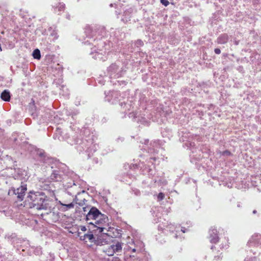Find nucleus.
Listing matches in <instances>:
<instances>
[{
  "label": "nucleus",
  "instance_id": "27",
  "mask_svg": "<svg viewBox=\"0 0 261 261\" xmlns=\"http://www.w3.org/2000/svg\"><path fill=\"white\" fill-rule=\"evenodd\" d=\"M133 11V9L131 8L125 10L123 12L121 20L124 23L130 20Z\"/></svg>",
  "mask_w": 261,
  "mask_h": 261
},
{
  "label": "nucleus",
  "instance_id": "7",
  "mask_svg": "<svg viewBox=\"0 0 261 261\" xmlns=\"http://www.w3.org/2000/svg\"><path fill=\"white\" fill-rule=\"evenodd\" d=\"M156 156L150 157L148 160L144 161H140L139 163L135 164H132L129 165L130 169H139L141 170L143 174H148V175H152L153 172V169L154 168L153 161L156 160Z\"/></svg>",
  "mask_w": 261,
  "mask_h": 261
},
{
  "label": "nucleus",
  "instance_id": "57",
  "mask_svg": "<svg viewBox=\"0 0 261 261\" xmlns=\"http://www.w3.org/2000/svg\"><path fill=\"white\" fill-rule=\"evenodd\" d=\"M89 208V207L87 205L86 206L83 207V211L84 212H87Z\"/></svg>",
  "mask_w": 261,
  "mask_h": 261
},
{
  "label": "nucleus",
  "instance_id": "44",
  "mask_svg": "<svg viewBox=\"0 0 261 261\" xmlns=\"http://www.w3.org/2000/svg\"><path fill=\"white\" fill-rule=\"evenodd\" d=\"M79 113V112L77 111H74L73 112H71L70 114V115L71 116V117L73 118V119H74V117Z\"/></svg>",
  "mask_w": 261,
  "mask_h": 261
},
{
  "label": "nucleus",
  "instance_id": "5",
  "mask_svg": "<svg viewBox=\"0 0 261 261\" xmlns=\"http://www.w3.org/2000/svg\"><path fill=\"white\" fill-rule=\"evenodd\" d=\"M26 201L30 207L37 210H47L50 208L49 198L45 193L31 190L28 193Z\"/></svg>",
  "mask_w": 261,
  "mask_h": 261
},
{
  "label": "nucleus",
  "instance_id": "25",
  "mask_svg": "<svg viewBox=\"0 0 261 261\" xmlns=\"http://www.w3.org/2000/svg\"><path fill=\"white\" fill-rule=\"evenodd\" d=\"M250 64L261 65V56L257 53H253L250 56Z\"/></svg>",
  "mask_w": 261,
  "mask_h": 261
},
{
  "label": "nucleus",
  "instance_id": "6",
  "mask_svg": "<svg viewBox=\"0 0 261 261\" xmlns=\"http://www.w3.org/2000/svg\"><path fill=\"white\" fill-rule=\"evenodd\" d=\"M126 69L125 64L120 60H117L108 67L107 73L110 79H117L125 74Z\"/></svg>",
  "mask_w": 261,
  "mask_h": 261
},
{
  "label": "nucleus",
  "instance_id": "12",
  "mask_svg": "<svg viewBox=\"0 0 261 261\" xmlns=\"http://www.w3.org/2000/svg\"><path fill=\"white\" fill-rule=\"evenodd\" d=\"M167 225H163L162 226L161 224H160L158 226L159 230H161L163 232L169 231L172 235V237L174 238H178V233L179 232V229L180 231L185 233L188 231V229L184 227H180V226H175L173 224H170Z\"/></svg>",
  "mask_w": 261,
  "mask_h": 261
},
{
  "label": "nucleus",
  "instance_id": "8",
  "mask_svg": "<svg viewBox=\"0 0 261 261\" xmlns=\"http://www.w3.org/2000/svg\"><path fill=\"white\" fill-rule=\"evenodd\" d=\"M23 147L25 149H28L30 152L35 151L38 155V160L40 162L46 165H50L54 163L56 159L49 157L44 150L37 148L36 147L29 144L28 142H24Z\"/></svg>",
  "mask_w": 261,
  "mask_h": 261
},
{
  "label": "nucleus",
  "instance_id": "18",
  "mask_svg": "<svg viewBox=\"0 0 261 261\" xmlns=\"http://www.w3.org/2000/svg\"><path fill=\"white\" fill-rule=\"evenodd\" d=\"M86 196H88V193L84 190L78 192L73 199V202L80 206H83L87 201L86 199Z\"/></svg>",
  "mask_w": 261,
  "mask_h": 261
},
{
  "label": "nucleus",
  "instance_id": "64",
  "mask_svg": "<svg viewBox=\"0 0 261 261\" xmlns=\"http://www.w3.org/2000/svg\"><path fill=\"white\" fill-rule=\"evenodd\" d=\"M234 199L233 197H231L229 199V201L231 202L232 201V200Z\"/></svg>",
  "mask_w": 261,
  "mask_h": 261
},
{
  "label": "nucleus",
  "instance_id": "48",
  "mask_svg": "<svg viewBox=\"0 0 261 261\" xmlns=\"http://www.w3.org/2000/svg\"><path fill=\"white\" fill-rule=\"evenodd\" d=\"M133 192L134 193V194L138 196V195H139L140 194V192L139 190L137 189H133Z\"/></svg>",
  "mask_w": 261,
  "mask_h": 261
},
{
  "label": "nucleus",
  "instance_id": "55",
  "mask_svg": "<svg viewBox=\"0 0 261 261\" xmlns=\"http://www.w3.org/2000/svg\"><path fill=\"white\" fill-rule=\"evenodd\" d=\"M112 261H121V259L118 257H113Z\"/></svg>",
  "mask_w": 261,
  "mask_h": 261
},
{
  "label": "nucleus",
  "instance_id": "10",
  "mask_svg": "<svg viewBox=\"0 0 261 261\" xmlns=\"http://www.w3.org/2000/svg\"><path fill=\"white\" fill-rule=\"evenodd\" d=\"M109 223V219L107 215L101 213L99 217L94 222H89V225L87 226L88 229L93 231H97L102 233L106 229L105 226Z\"/></svg>",
  "mask_w": 261,
  "mask_h": 261
},
{
  "label": "nucleus",
  "instance_id": "31",
  "mask_svg": "<svg viewBox=\"0 0 261 261\" xmlns=\"http://www.w3.org/2000/svg\"><path fill=\"white\" fill-rule=\"evenodd\" d=\"M2 99L5 101H9L11 98L10 93L8 90H4L1 93Z\"/></svg>",
  "mask_w": 261,
  "mask_h": 261
},
{
  "label": "nucleus",
  "instance_id": "39",
  "mask_svg": "<svg viewBox=\"0 0 261 261\" xmlns=\"http://www.w3.org/2000/svg\"><path fill=\"white\" fill-rule=\"evenodd\" d=\"M220 153L221 155L224 156H231L232 155V153H231V152L228 150H225L223 151L220 152Z\"/></svg>",
  "mask_w": 261,
  "mask_h": 261
},
{
  "label": "nucleus",
  "instance_id": "60",
  "mask_svg": "<svg viewBox=\"0 0 261 261\" xmlns=\"http://www.w3.org/2000/svg\"><path fill=\"white\" fill-rule=\"evenodd\" d=\"M66 18L68 19V20H70V15L67 13L66 14Z\"/></svg>",
  "mask_w": 261,
  "mask_h": 261
},
{
  "label": "nucleus",
  "instance_id": "38",
  "mask_svg": "<svg viewBox=\"0 0 261 261\" xmlns=\"http://www.w3.org/2000/svg\"><path fill=\"white\" fill-rule=\"evenodd\" d=\"M48 31L49 32L50 35L54 37L55 39H56L58 38L57 32L55 30H53L51 27L48 29Z\"/></svg>",
  "mask_w": 261,
  "mask_h": 261
},
{
  "label": "nucleus",
  "instance_id": "34",
  "mask_svg": "<svg viewBox=\"0 0 261 261\" xmlns=\"http://www.w3.org/2000/svg\"><path fill=\"white\" fill-rule=\"evenodd\" d=\"M41 187L42 188H43L45 190L52 192L55 191V187H54V184L51 182L49 184L45 182L44 186Z\"/></svg>",
  "mask_w": 261,
  "mask_h": 261
},
{
  "label": "nucleus",
  "instance_id": "36",
  "mask_svg": "<svg viewBox=\"0 0 261 261\" xmlns=\"http://www.w3.org/2000/svg\"><path fill=\"white\" fill-rule=\"evenodd\" d=\"M140 257L138 255L130 254L128 258H127L126 261H140Z\"/></svg>",
  "mask_w": 261,
  "mask_h": 261
},
{
  "label": "nucleus",
  "instance_id": "63",
  "mask_svg": "<svg viewBox=\"0 0 261 261\" xmlns=\"http://www.w3.org/2000/svg\"><path fill=\"white\" fill-rule=\"evenodd\" d=\"M237 207H241V203L240 202H238L237 203Z\"/></svg>",
  "mask_w": 261,
  "mask_h": 261
},
{
  "label": "nucleus",
  "instance_id": "45",
  "mask_svg": "<svg viewBox=\"0 0 261 261\" xmlns=\"http://www.w3.org/2000/svg\"><path fill=\"white\" fill-rule=\"evenodd\" d=\"M161 3L164 6H167L169 4V2L168 0H160Z\"/></svg>",
  "mask_w": 261,
  "mask_h": 261
},
{
  "label": "nucleus",
  "instance_id": "4",
  "mask_svg": "<svg viewBox=\"0 0 261 261\" xmlns=\"http://www.w3.org/2000/svg\"><path fill=\"white\" fill-rule=\"evenodd\" d=\"M52 169L51 173L49 176V179L52 181L63 182V185L64 188L67 190V193L71 195L72 193L67 190L73 188V186L76 187L74 181L70 180V181L65 184L64 181L67 177L66 173L67 170V166L58 160H56L54 163L49 165Z\"/></svg>",
  "mask_w": 261,
  "mask_h": 261
},
{
  "label": "nucleus",
  "instance_id": "56",
  "mask_svg": "<svg viewBox=\"0 0 261 261\" xmlns=\"http://www.w3.org/2000/svg\"><path fill=\"white\" fill-rule=\"evenodd\" d=\"M76 127H75V126H74V125H71V126H70V129H71L72 130H73V131H75V130H76Z\"/></svg>",
  "mask_w": 261,
  "mask_h": 261
},
{
  "label": "nucleus",
  "instance_id": "9",
  "mask_svg": "<svg viewBox=\"0 0 261 261\" xmlns=\"http://www.w3.org/2000/svg\"><path fill=\"white\" fill-rule=\"evenodd\" d=\"M149 141L148 139L141 140L140 143L142 144V146H139L140 149L146 151L149 154H152L153 155L158 153L160 150H162L163 149V147L161 146L163 144L162 141H154L150 142L149 144Z\"/></svg>",
  "mask_w": 261,
  "mask_h": 261
},
{
  "label": "nucleus",
  "instance_id": "16",
  "mask_svg": "<svg viewBox=\"0 0 261 261\" xmlns=\"http://www.w3.org/2000/svg\"><path fill=\"white\" fill-rule=\"evenodd\" d=\"M128 116L129 118H131L134 121L138 123H140L141 124L145 126H148L149 122L144 117H142L138 112H130L128 113Z\"/></svg>",
  "mask_w": 261,
  "mask_h": 261
},
{
  "label": "nucleus",
  "instance_id": "61",
  "mask_svg": "<svg viewBox=\"0 0 261 261\" xmlns=\"http://www.w3.org/2000/svg\"><path fill=\"white\" fill-rule=\"evenodd\" d=\"M228 245H225L224 246L223 245H222L221 246V248H226L227 249L228 248Z\"/></svg>",
  "mask_w": 261,
  "mask_h": 261
},
{
  "label": "nucleus",
  "instance_id": "46",
  "mask_svg": "<svg viewBox=\"0 0 261 261\" xmlns=\"http://www.w3.org/2000/svg\"><path fill=\"white\" fill-rule=\"evenodd\" d=\"M97 82L102 85H103L105 84V81L103 80V77H98L97 79Z\"/></svg>",
  "mask_w": 261,
  "mask_h": 261
},
{
  "label": "nucleus",
  "instance_id": "49",
  "mask_svg": "<svg viewBox=\"0 0 261 261\" xmlns=\"http://www.w3.org/2000/svg\"><path fill=\"white\" fill-rule=\"evenodd\" d=\"M237 70L240 72H242V73H243L244 72V68L242 66H239L238 68H237Z\"/></svg>",
  "mask_w": 261,
  "mask_h": 261
},
{
  "label": "nucleus",
  "instance_id": "59",
  "mask_svg": "<svg viewBox=\"0 0 261 261\" xmlns=\"http://www.w3.org/2000/svg\"><path fill=\"white\" fill-rule=\"evenodd\" d=\"M6 158L8 161L13 162L12 158L10 156L6 155Z\"/></svg>",
  "mask_w": 261,
  "mask_h": 261
},
{
  "label": "nucleus",
  "instance_id": "17",
  "mask_svg": "<svg viewBox=\"0 0 261 261\" xmlns=\"http://www.w3.org/2000/svg\"><path fill=\"white\" fill-rule=\"evenodd\" d=\"M119 104L121 108L124 110V112H126V111H129L134 110L135 106L134 99L133 97H130L126 100L123 99L122 101L121 100Z\"/></svg>",
  "mask_w": 261,
  "mask_h": 261
},
{
  "label": "nucleus",
  "instance_id": "21",
  "mask_svg": "<svg viewBox=\"0 0 261 261\" xmlns=\"http://www.w3.org/2000/svg\"><path fill=\"white\" fill-rule=\"evenodd\" d=\"M247 245L249 247L261 246V234L253 235L248 241Z\"/></svg>",
  "mask_w": 261,
  "mask_h": 261
},
{
  "label": "nucleus",
  "instance_id": "22",
  "mask_svg": "<svg viewBox=\"0 0 261 261\" xmlns=\"http://www.w3.org/2000/svg\"><path fill=\"white\" fill-rule=\"evenodd\" d=\"M97 231H93L92 230L88 229L87 233L84 234L83 236H80L79 237L81 241L87 242L86 240H88L91 243L95 241V237L96 236Z\"/></svg>",
  "mask_w": 261,
  "mask_h": 261
},
{
  "label": "nucleus",
  "instance_id": "37",
  "mask_svg": "<svg viewBox=\"0 0 261 261\" xmlns=\"http://www.w3.org/2000/svg\"><path fill=\"white\" fill-rule=\"evenodd\" d=\"M31 249H32L34 253L36 255H39L42 253V250L40 247H32Z\"/></svg>",
  "mask_w": 261,
  "mask_h": 261
},
{
  "label": "nucleus",
  "instance_id": "3",
  "mask_svg": "<svg viewBox=\"0 0 261 261\" xmlns=\"http://www.w3.org/2000/svg\"><path fill=\"white\" fill-rule=\"evenodd\" d=\"M179 140L184 143L183 147H187L191 150L190 154V161L192 163L197 165L198 162H201L203 156L197 152H200L198 149L199 144L197 141L199 137L187 132V130L179 132Z\"/></svg>",
  "mask_w": 261,
  "mask_h": 261
},
{
  "label": "nucleus",
  "instance_id": "14",
  "mask_svg": "<svg viewBox=\"0 0 261 261\" xmlns=\"http://www.w3.org/2000/svg\"><path fill=\"white\" fill-rule=\"evenodd\" d=\"M101 213V212L97 207L91 206L90 210H88L87 214H84V220L88 225H89V222H94L98 219Z\"/></svg>",
  "mask_w": 261,
  "mask_h": 261
},
{
  "label": "nucleus",
  "instance_id": "30",
  "mask_svg": "<svg viewBox=\"0 0 261 261\" xmlns=\"http://www.w3.org/2000/svg\"><path fill=\"white\" fill-rule=\"evenodd\" d=\"M36 109L37 108L35 104V100L32 98L31 101L29 103V110L30 112L32 113V115L37 116L36 113Z\"/></svg>",
  "mask_w": 261,
  "mask_h": 261
},
{
  "label": "nucleus",
  "instance_id": "58",
  "mask_svg": "<svg viewBox=\"0 0 261 261\" xmlns=\"http://www.w3.org/2000/svg\"><path fill=\"white\" fill-rule=\"evenodd\" d=\"M258 3H259V0H253L252 1V3H253V5H254L258 4Z\"/></svg>",
  "mask_w": 261,
  "mask_h": 261
},
{
  "label": "nucleus",
  "instance_id": "47",
  "mask_svg": "<svg viewBox=\"0 0 261 261\" xmlns=\"http://www.w3.org/2000/svg\"><path fill=\"white\" fill-rule=\"evenodd\" d=\"M124 139L122 137H119L116 139V141L117 143L122 142L124 141Z\"/></svg>",
  "mask_w": 261,
  "mask_h": 261
},
{
  "label": "nucleus",
  "instance_id": "26",
  "mask_svg": "<svg viewBox=\"0 0 261 261\" xmlns=\"http://www.w3.org/2000/svg\"><path fill=\"white\" fill-rule=\"evenodd\" d=\"M109 233H107L108 237L112 238H120L121 236L122 230L120 229H116L114 227H109Z\"/></svg>",
  "mask_w": 261,
  "mask_h": 261
},
{
  "label": "nucleus",
  "instance_id": "42",
  "mask_svg": "<svg viewBox=\"0 0 261 261\" xmlns=\"http://www.w3.org/2000/svg\"><path fill=\"white\" fill-rule=\"evenodd\" d=\"M164 197H165V194L162 192H160L159 193V194L158 195V196H157L158 200L161 201L164 198Z\"/></svg>",
  "mask_w": 261,
  "mask_h": 261
},
{
  "label": "nucleus",
  "instance_id": "29",
  "mask_svg": "<svg viewBox=\"0 0 261 261\" xmlns=\"http://www.w3.org/2000/svg\"><path fill=\"white\" fill-rule=\"evenodd\" d=\"M54 11L56 13L60 14V13L63 12L65 9V5L63 3H58L54 6Z\"/></svg>",
  "mask_w": 261,
  "mask_h": 261
},
{
  "label": "nucleus",
  "instance_id": "54",
  "mask_svg": "<svg viewBox=\"0 0 261 261\" xmlns=\"http://www.w3.org/2000/svg\"><path fill=\"white\" fill-rule=\"evenodd\" d=\"M140 101H141V102H146L147 101V99L144 97L143 98H142V97H140V100H139Z\"/></svg>",
  "mask_w": 261,
  "mask_h": 261
},
{
  "label": "nucleus",
  "instance_id": "51",
  "mask_svg": "<svg viewBox=\"0 0 261 261\" xmlns=\"http://www.w3.org/2000/svg\"><path fill=\"white\" fill-rule=\"evenodd\" d=\"M80 229L82 231H86L87 230V228L86 226H81Z\"/></svg>",
  "mask_w": 261,
  "mask_h": 261
},
{
  "label": "nucleus",
  "instance_id": "53",
  "mask_svg": "<svg viewBox=\"0 0 261 261\" xmlns=\"http://www.w3.org/2000/svg\"><path fill=\"white\" fill-rule=\"evenodd\" d=\"M199 86L202 88H205V86L207 85L206 83H204V82L199 83Z\"/></svg>",
  "mask_w": 261,
  "mask_h": 261
},
{
  "label": "nucleus",
  "instance_id": "50",
  "mask_svg": "<svg viewBox=\"0 0 261 261\" xmlns=\"http://www.w3.org/2000/svg\"><path fill=\"white\" fill-rule=\"evenodd\" d=\"M214 52L216 54L219 55L221 53V50L218 48H216L214 49Z\"/></svg>",
  "mask_w": 261,
  "mask_h": 261
},
{
  "label": "nucleus",
  "instance_id": "43",
  "mask_svg": "<svg viewBox=\"0 0 261 261\" xmlns=\"http://www.w3.org/2000/svg\"><path fill=\"white\" fill-rule=\"evenodd\" d=\"M237 62L239 63H245V62H248V59L245 57V58H242V59H238L237 60Z\"/></svg>",
  "mask_w": 261,
  "mask_h": 261
},
{
  "label": "nucleus",
  "instance_id": "33",
  "mask_svg": "<svg viewBox=\"0 0 261 261\" xmlns=\"http://www.w3.org/2000/svg\"><path fill=\"white\" fill-rule=\"evenodd\" d=\"M143 45H144L143 42L141 40L138 39L136 41H135V42L134 43V44H132L130 48H129V52L133 53L134 51L133 45L137 48H139V47L143 46Z\"/></svg>",
  "mask_w": 261,
  "mask_h": 261
},
{
  "label": "nucleus",
  "instance_id": "11",
  "mask_svg": "<svg viewBox=\"0 0 261 261\" xmlns=\"http://www.w3.org/2000/svg\"><path fill=\"white\" fill-rule=\"evenodd\" d=\"M27 191V185L21 182V185L18 187H11L8 194L10 196L15 197L17 201L21 202L23 200Z\"/></svg>",
  "mask_w": 261,
  "mask_h": 261
},
{
  "label": "nucleus",
  "instance_id": "32",
  "mask_svg": "<svg viewBox=\"0 0 261 261\" xmlns=\"http://www.w3.org/2000/svg\"><path fill=\"white\" fill-rule=\"evenodd\" d=\"M0 40L6 46L10 49H12L15 46V43L12 41H7L5 38H2Z\"/></svg>",
  "mask_w": 261,
  "mask_h": 261
},
{
  "label": "nucleus",
  "instance_id": "19",
  "mask_svg": "<svg viewBox=\"0 0 261 261\" xmlns=\"http://www.w3.org/2000/svg\"><path fill=\"white\" fill-rule=\"evenodd\" d=\"M100 233V235L96 233L95 241H93V243L96 246H102L107 244L109 242L107 233L102 232Z\"/></svg>",
  "mask_w": 261,
  "mask_h": 261
},
{
  "label": "nucleus",
  "instance_id": "15",
  "mask_svg": "<svg viewBox=\"0 0 261 261\" xmlns=\"http://www.w3.org/2000/svg\"><path fill=\"white\" fill-rule=\"evenodd\" d=\"M122 243L119 242L114 244L109 245L103 249V251L108 256H112L115 253L119 252L122 250Z\"/></svg>",
  "mask_w": 261,
  "mask_h": 261
},
{
  "label": "nucleus",
  "instance_id": "13",
  "mask_svg": "<svg viewBox=\"0 0 261 261\" xmlns=\"http://www.w3.org/2000/svg\"><path fill=\"white\" fill-rule=\"evenodd\" d=\"M105 100L112 105L119 103L122 100L120 93L117 91H109L108 92H105Z\"/></svg>",
  "mask_w": 261,
  "mask_h": 261
},
{
  "label": "nucleus",
  "instance_id": "40",
  "mask_svg": "<svg viewBox=\"0 0 261 261\" xmlns=\"http://www.w3.org/2000/svg\"><path fill=\"white\" fill-rule=\"evenodd\" d=\"M74 202L73 201L72 202H71L69 204H63L61 202H60V204L62 205H63L64 206H66V208H67V210L68 209H70L71 208H73L74 207Z\"/></svg>",
  "mask_w": 261,
  "mask_h": 261
},
{
  "label": "nucleus",
  "instance_id": "2",
  "mask_svg": "<svg viewBox=\"0 0 261 261\" xmlns=\"http://www.w3.org/2000/svg\"><path fill=\"white\" fill-rule=\"evenodd\" d=\"M83 133V136L82 135L74 136L71 140L68 134H64L59 128H57L53 138L60 141H67L72 145H75L76 149L80 153H86L89 158L98 148V145L95 143L97 137L95 133L91 131L88 127L84 128Z\"/></svg>",
  "mask_w": 261,
  "mask_h": 261
},
{
  "label": "nucleus",
  "instance_id": "23",
  "mask_svg": "<svg viewBox=\"0 0 261 261\" xmlns=\"http://www.w3.org/2000/svg\"><path fill=\"white\" fill-rule=\"evenodd\" d=\"M132 243L134 245V248H132V247H129L131 253L137 252L138 254L142 251L144 246V243L139 240H132Z\"/></svg>",
  "mask_w": 261,
  "mask_h": 261
},
{
  "label": "nucleus",
  "instance_id": "20",
  "mask_svg": "<svg viewBox=\"0 0 261 261\" xmlns=\"http://www.w3.org/2000/svg\"><path fill=\"white\" fill-rule=\"evenodd\" d=\"M5 239L11 243L14 247H17L18 244L21 243V240L18 238L15 233H8L5 236Z\"/></svg>",
  "mask_w": 261,
  "mask_h": 261
},
{
  "label": "nucleus",
  "instance_id": "52",
  "mask_svg": "<svg viewBox=\"0 0 261 261\" xmlns=\"http://www.w3.org/2000/svg\"><path fill=\"white\" fill-rule=\"evenodd\" d=\"M20 16L24 18L25 17V15L24 14L23 12L21 10H20Z\"/></svg>",
  "mask_w": 261,
  "mask_h": 261
},
{
  "label": "nucleus",
  "instance_id": "1",
  "mask_svg": "<svg viewBox=\"0 0 261 261\" xmlns=\"http://www.w3.org/2000/svg\"><path fill=\"white\" fill-rule=\"evenodd\" d=\"M120 30L111 29L110 34L106 32L103 27L87 26L85 28L83 36V43L85 45H92L90 55L95 60L105 61L107 60L106 53L109 50L114 44L124 37L125 34L121 32Z\"/></svg>",
  "mask_w": 261,
  "mask_h": 261
},
{
  "label": "nucleus",
  "instance_id": "24",
  "mask_svg": "<svg viewBox=\"0 0 261 261\" xmlns=\"http://www.w3.org/2000/svg\"><path fill=\"white\" fill-rule=\"evenodd\" d=\"M208 238L211 243L216 244L219 241V237L218 231L215 227H212L210 229Z\"/></svg>",
  "mask_w": 261,
  "mask_h": 261
},
{
  "label": "nucleus",
  "instance_id": "41",
  "mask_svg": "<svg viewBox=\"0 0 261 261\" xmlns=\"http://www.w3.org/2000/svg\"><path fill=\"white\" fill-rule=\"evenodd\" d=\"M244 261H257V258L255 256L253 257H249L247 256Z\"/></svg>",
  "mask_w": 261,
  "mask_h": 261
},
{
  "label": "nucleus",
  "instance_id": "62",
  "mask_svg": "<svg viewBox=\"0 0 261 261\" xmlns=\"http://www.w3.org/2000/svg\"><path fill=\"white\" fill-rule=\"evenodd\" d=\"M239 40H235L234 43L235 45H238L239 44Z\"/></svg>",
  "mask_w": 261,
  "mask_h": 261
},
{
  "label": "nucleus",
  "instance_id": "28",
  "mask_svg": "<svg viewBox=\"0 0 261 261\" xmlns=\"http://www.w3.org/2000/svg\"><path fill=\"white\" fill-rule=\"evenodd\" d=\"M229 40V36L227 34H222L217 38V43L220 44H226Z\"/></svg>",
  "mask_w": 261,
  "mask_h": 261
},
{
  "label": "nucleus",
  "instance_id": "35",
  "mask_svg": "<svg viewBox=\"0 0 261 261\" xmlns=\"http://www.w3.org/2000/svg\"><path fill=\"white\" fill-rule=\"evenodd\" d=\"M33 58L35 59L39 60L41 59L40 51L38 48H36L34 50L32 53Z\"/></svg>",
  "mask_w": 261,
  "mask_h": 261
}]
</instances>
